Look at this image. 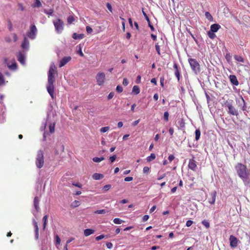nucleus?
Listing matches in <instances>:
<instances>
[{"label":"nucleus","mask_w":250,"mask_h":250,"mask_svg":"<svg viewBox=\"0 0 250 250\" xmlns=\"http://www.w3.org/2000/svg\"><path fill=\"white\" fill-rule=\"evenodd\" d=\"M234 168L238 176L242 179L245 185L250 184V179L249 176L250 172L247 166L241 163H238L235 166Z\"/></svg>","instance_id":"nucleus-1"},{"label":"nucleus","mask_w":250,"mask_h":250,"mask_svg":"<svg viewBox=\"0 0 250 250\" xmlns=\"http://www.w3.org/2000/svg\"><path fill=\"white\" fill-rule=\"evenodd\" d=\"M55 75L51 74V72L48 73V83L46 87L47 92L53 99L55 97L54 83L55 81Z\"/></svg>","instance_id":"nucleus-2"},{"label":"nucleus","mask_w":250,"mask_h":250,"mask_svg":"<svg viewBox=\"0 0 250 250\" xmlns=\"http://www.w3.org/2000/svg\"><path fill=\"white\" fill-rule=\"evenodd\" d=\"M188 61L192 71L196 74H198L200 71V66L198 61L192 58H189Z\"/></svg>","instance_id":"nucleus-3"},{"label":"nucleus","mask_w":250,"mask_h":250,"mask_svg":"<svg viewBox=\"0 0 250 250\" xmlns=\"http://www.w3.org/2000/svg\"><path fill=\"white\" fill-rule=\"evenodd\" d=\"M36 165L39 168H42L44 165L43 152L42 150H40L37 152L36 159Z\"/></svg>","instance_id":"nucleus-4"},{"label":"nucleus","mask_w":250,"mask_h":250,"mask_svg":"<svg viewBox=\"0 0 250 250\" xmlns=\"http://www.w3.org/2000/svg\"><path fill=\"white\" fill-rule=\"evenodd\" d=\"M53 22L57 32L58 33H61L63 30L64 23L63 21L60 19H57L54 20Z\"/></svg>","instance_id":"nucleus-5"},{"label":"nucleus","mask_w":250,"mask_h":250,"mask_svg":"<svg viewBox=\"0 0 250 250\" xmlns=\"http://www.w3.org/2000/svg\"><path fill=\"white\" fill-rule=\"evenodd\" d=\"M225 106L227 107L229 109L228 113L232 115L237 116L238 115V113L237 111L235 109L234 107L232 105L231 103L227 101L225 103Z\"/></svg>","instance_id":"nucleus-6"},{"label":"nucleus","mask_w":250,"mask_h":250,"mask_svg":"<svg viewBox=\"0 0 250 250\" xmlns=\"http://www.w3.org/2000/svg\"><path fill=\"white\" fill-rule=\"evenodd\" d=\"M97 84L102 85L104 84L105 80V75L103 72H98L96 77Z\"/></svg>","instance_id":"nucleus-7"},{"label":"nucleus","mask_w":250,"mask_h":250,"mask_svg":"<svg viewBox=\"0 0 250 250\" xmlns=\"http://www.w3.org/2000/svg\"><path fill=\"white\" fill-rule=\"evenodd\" d=\"M37 32V28L35 25H32L30 27V30L27 33L28 37L31 39H34Z\"/></svg>","instance_id":"nucleus-8"},{"label":"nucleus","mask_w":250,"mask_h":250,"mask_svg":"<svg viewBox=\"0 0 250 250\" xmlns=\"http://www.w3.org/2000/svg\"><path fill=\"white\" fill-rule=\"evenodd\" d=\"M188 167L189 169L195 171L197 167L196 162L194 160V157H193L192 159L189 160Z\"/></svg>","instance_id":"nucleus-9"},{"label":"nucleus","mask_w":250,"mask_h":250,"mask_svg":"<svg viewBox=\"0 0 250 250\" xmlns=\"http://www.w3.org/2000/svg\"><path fill=\"white\" fill-rule=\"evenodd\" d=\"M230 246L231 248H235L237 246L238 239L236 237L231 235L229 237Z\"/></svg>","instance_id":"nucleus-10"},{"label":"nucleus","mask_w":250,"mask_h":250,"mask_svg":"<svg viewBox=\"0 0 250 250\" xmlns=\"http://www.w3.org/2000/svg\"><path fill=\"white\" fill-rule=\"evenodd\" d=\"M71 60V57L70 56H67L63 57L60 61L59 64V67H62L65 65L68 62H69Z\"/></svg>","instance_id":"nucleus-11"},{"label":"nucleus","mask_w":250,"mask_h":250,"mask_svg":"<svg viewBox=\"0 0 250 250\" xmlns=\"http://www.w3.org/2000/svg\"><path fill=\"white\" fill-rule=\"evenodd\" d=\"M7 61H8V59L7 58H5L4 62H5V63H7V66L10 69L12 70H15L17 69V63L16 62V61H15V60H13L11 64H9L8 63H7Z\"/></svg>","instance_id":"nucleus-12"},{"label":"nucleus","mask_w":250,"mask_h":250,"mask_svg":"<svg viewBox=\"0 0 250 250\" xmlns=\"http://www.w3.org/2000/svg\"><path fill=\"white\" fill-rule=\"evenodd\" d=\"M18 61L22 64L25 63V56L21 52H19L17 55Z\"/></svg>","instance_id":"nucleus-13"},{"label":"nucleus","mask_w":250,"mask_h":250,"mask_svg":"<svg viewBox=\"0 0 250 250\" xmlns=\"http://www.w3.org/2000/svg\"><path fill=\"white\" fill-rule=\"evenodd\" d=\"M229 80L231 83L234 85H238L239 84L238 81L236 77L233 75H230L229 76Z\"/></svg>","instance_id":"nucleus-14"},{"label":"nucleus","mask_w":250,"mask_h":250,"mask_svg":"<svg viewBox=\"0 0 250 250\" xmlns=\"http://www.w3.org/2000/svg\"><path fill=\"white\" fill-rule=\"evenodd\" d=\"M33 225L35 228V238L36 239H38L39 237V227L38 225V223L36 221H33Z\"/></svg>","instance_id":"nucleus-15"},{"label":"nucleus","mask_w":250,"mask_h":250,"mask_svg":"<svg viewBox=\"0 0 250 250\" xmlns=\"http://www.w3.org/2000/svg\"><path fill=\"white\" fill-rule=\"evenodd\" d=\"M50 72L51 73V74H56V75L58 74L56 67L54 63H52L50 65L48 73H50Z\"/></svg>","instance_id":"nucleus-16"},{"label":"nucleus","mask_w":250,"mask_h":250,"mask_svg":"<svg viewBox=\"0 0 250 250\" xmlns=\"http://www.w3.org/2000/svg\"><path fill=\"white\" fill-rule=\"evenodd\" d=\"M29 45V43L28 40L26 37H24L23 41L21 43V47L24 49H26L28 48Z\"/></svg>","instance_id":"nucleus-17"},{"label":"nucleus","mask_w":250,"mask_h":250,"mask_svg":"<svg viewBox=\"0 0 250 250\" xmlns=\"http://www.w3.org/2000/svg\"><path fill=\"white\" fill-rule=\"evenodd\" d=\"M34 207L37 212L39 211V199L38 197L36 196L34 199Z\"/></svg>","instance_id":"nucleus-18"},{"label":"nucleus","mask_w":250,"mask_h":250,"mask_svg":"<svg viewBox=\"0 0 250 250\" xmlns=\"http://www.w3.org/2000/svg\"><path fill=\"white\" fill-rule=\"evenodd\" d=\"M221 28V26L217 23L213 24L210 26V31L212 32H217L220 28Z\"/></svg>","instance_id":"nucleus-19"},{"label":"nucleus","mask_w":250,"mask_h":250,"mask_svg":"<svg viewBox=\"0 0 250 250\" xmlns=\"http://www.w3.org/2000/svg\"><path fill=\"white\" fill-rule=\"evenodd\" d=\"M173 67L175 69V75L178 79V81L179 82L180 81V73L178 69V65L176 63H174Z\"/></svg>","instance_id":"nucleus-20"},{"label":"nucleus","mask_w":250,"mask_h":250,"mask_svg":"<svg viewBox=\"0 0 250 250\" xmlns=\"http://www.w3.org/2000/svg\"><path fill=\"white\" fill-rule=\"evenodd\" d=\"M104 175L102 174L95 173L92 175V178L94 180H98L103 178Z\"/></svg>","instance_id":"nucleus-21"},{"label":"nucleus","mask_w":250,"mask_h":250,"mask_svg":"<svg viewBox=\"0 0 250 250\" xmlns=\"http://www.w3.org/2000/svg\"><path fill=\"white\" fill-rule=\"evenodd\" d=\"M95 230L93 229H87L84 230V234L85 236H88L92 234H93Z\"/></svg>","instance_id":"nucleus-22"},{"label":"nucleus","mask_w":250,"mask_h":250,"mask_svg":"<svg viewBox=\"0 0 250 250\" xmlns=\"http://www.w3.org/2000/svg\"><path fill=\"white\" fill-rule=\"evenodd\" d=\"M84 37L83 34H77L76 33H73L72 35V38L75 40H80L82 39Z\"/></svg>","instance_id":"nucleus-23"},{"label":"nucleus","mask_w":250,"mask_h":250,"mask_svg":"<svg viewBox=\"0 0 250 250\" xmlns=\"http://www.w3.org/2000/svg\"><path fill=\"white\" fill-rule=\"evenodd\" d=\"M140 92V88L138 85H134L132 88V92L135 95L138 94Z\"/></svg>","instance_id":"nucleus-24"},{"label":"nucleus","mask_w":250,"mask_h":250,"mask_svg":"<svg viewBox=\"0 0 250 250\" xmlns=\"http://www.w3.org/2000/svg\"><path fill=\"white\" fill-rule=\"evenodd\" d=\"M109 212V211H106L105 209H99V210H97L95 211L94 213L97 214H105L106 212Z\"/></svg>","instance_id":"nucleus-25"},{"label":"nucleus","mask_w":250,"mask_h":250,"mask_svg":"<svg viewBox=\"0 0 250 250\" xmlns=\"http://www.w3.org/2000/svg\"><path fill=\"white\" fill-rule=\"evenodd\" d=\"M42 6V3L40 0H35V2L32 5L33 7H40Z\"/></svg>","instance_id":"nucleus-26"},{"label":"nucleus","mask_w":250,"mask_h":250,"mask_svg":"<svg viewBox=\"0 0 250 250\" xmlns=\"http://www.w3.org/2000/svg\"><path fill=\"white\" fill-rule=\"evenodd\" d=\"M234 58L235 59V60H236L238 62H244V58L241 56L234 55Z\"/></svg>","instance_id":"nucleus-27"},{"label":"nucleus","mask_w":250,"mask_h":250,"mask_svg":"<svg viewBox=\"0 0 250 250\" xmlns=\"http://www.w3.org/2000/svg\"><path fill=\"white\" fill-rule=\"evenodd\" d=\"M47 218H48V216L47 215H44L42 218V220L43 221V229H45L46 228V224H47Z\"/></svg>","instance_id":"nucleus-28"},{"label":"nucleus","mask_w":250,"mask_h":250,"mask_svg":"<svg viewBox=\"0 0 250 250\" xmlns=\"http://www.w3.org/2000/svg\"><path fill=\"white\" fill-rule=\"evenodd\" d=\"M195 140L196 141H198L200 139V135H201V132H200V129H196L195 130Z\"/></svg>","instance_id":"nucleus-29"},{"label":"nucleus","mask_w":250,"mask_h":250,"mask_svg":"<svg viewBox=\"0 0 250 250\" xmlns=\"http://www.w3.org/2000/svg\"><path fill=\"white\" fill-rule=\"evenodd\" d=\"M55 124L54 123H52V124H51L49 126V131L51 133H53L55 131Z\"/></svg>","instance_id":"nucleus-30"},{"label":"nucleus","mask_w":250,"mask_h":250,"mask_svg":"<svg viewBox=\"0 0 250 250\" xmlns=\"http://www.w3.org/2000/svg\"><path fill=\"white\" fill-rule=\"evenodd\" d=\"M67 21L68 24H71L74 21L75 19L73 16L70 15L68 17Z\"/></svg>","instance_id":"nucleus-31"},{"label":"nucleus","mask_w":250,"mask_h":250,"mask_svg":"<svg viewBox=\"0 0 250 250\" xmlns=\"http://www.w3.org/2000/svg\"><path fill=\"white\" fill-rule=\"evenodd\" d=\"M104 158L103 157H102L101 158L96 157L93 158L92 160L94 162L99 163V162H101L102 161L104 160Z\"/></svg>","instance_id":"nucleus-32"},{"label":"nucleus","mask_w":250,"mask_h":250,"mask_svg":"<svg viewBox=\"0 0 250 250\" xmlns=\"http://www.w3.org/2000/svg\"><path fill=\"white\" fill-rule=\"evenodd\" d=\"M156 158L155 154L154 153H151L150 155L147 157V161L148 162L151 161L152 160L155 159Z\"/></svg>","instance_id":"nucleus-33"},{"label":"nucleus","mask_w":250,"mask_h":250,"mask_svg":"<svg viewBox=\"0 0 250 250\" xmlns=\"http://www.w3.org/2000/svg\"><path fill=\"white\" fill-rule=\"evenodd\" d=\"M113 222L116 224H121L124 221L120 218H116L113 220Z\"/></svg>","instance_id":"nucleus-34"},{"label":"nucleus","mask_w":250,"mask_h":250,"mask_svg":"<svg viewBox=\"0 0 250 250\" xmlns=\"http://www.w3.org/2000/svg\"><path fill=\"white\" fill-rule=\"evenodd\" d=\"M111 186L110 185L108 184L105 185L103 188V192H106L111 188Z\"/></svg>","instance_id":"nucleus-35"},{"label":"nucleus","mask_w":250,"mask_h":250,"mask_svg":"<svg viewBox=\"0 0 250 250\" xmlns=\"http://www.w3.org/2000/svg\"><path fill=\"white\" fill-rule=\"evenodd\" d=\"M214 33V32H212L210 30L208 32V37L211 39H213L215 37V35Z\"/></svg>","instance_id":"nucleus-36"},{"label":"nucleus","mask_w":250,"mask_h":250,"mask_svg":"<svg viewBox=\"0 0 250 250\" xmlns=\"http://www.w3.org/2000/svg\"><path fill=\"white\" fill-rule=\"evenodd\" d=\"M80 205V202L79 201L75 200L71 204V206L75 208L78 207Z\"/></svg>","instance_id":"nucleus-37"},{"label":"nucleus","mask_w":250,"mask_h":250,"mask_svg":"<svg viewBox=\"0 0 250 250\" xmlns=\"http://www.w3.org/2000/svg\"><path fill=\"white\" fill-rule=\"evenodd\" d=\"M202 224L207 229L209 228L210 227L209 222L206 220H204L202 221Z\"/></svg>","instance_id":"nucleus-38"},{"label":"nucleus","mask_w":250,"mask_h":250,"mask_svg":"<svg viewBox=\"0 0 250 250\" xmlns=\"http://www.w3.org/2000/svg\"><path fill=\"white\" fill-rule=\"evenodd\" d=\"M155 49H156V50L157 53H158V54L159 55H161L160 46L159 45L158 42L155 44Z\"/></svg>","instance_id":"nucleus-39"},{"label":"nucleus","mask_w":250,"mask_h":250,"mask_svg":"<svg viewBox=\"0 0 250 250\" xmlns=\"http://www.w3.org/2000/svg\"><path fill=\"white\" fill-rule=\"evenodd\" d=\"M205 16H206V17L208 20H209V21H212L213 20V18H212V16L211 15V14H210L209 12H206L205 13Z\"/></svg>","instance_id":"nucleus-40"},{"label":"nucleus","mask_w":250,"mask_h":250,"mask_svg":"<svg viewBox=\"0 0 250 250\" xmlns=\"http://www.w3.org/2000/svg\"><path fill=\"white\" fill-rule=\"evenodd\" d=\"M169 113L167 111L164 113V119L165 121L167 122L168 121Z\"/></svg>","instance_id":"nucleus-41"},{"label":"nucleus","mask_w":250,"mask_h":250,"mask_svg":"<svg viewBox=\"0 0 250 250\" xmlns=\"http://www.w3.org/2000/svg\"><path fill=\"white\" fill-rule=\"evenodd\" d=\"M109 129V126H105V127H102L100 129V131L102 133H104V132L107 131Z\"/></svg>","instance_id":"nucleus-42"},{"label":"nucleus","mask_w":250,"mask_h":250,"mask_svg":"<svg viewBox=\"0 0 250 250\" xmlns=\"http://www.w3.org/2000/svg\"><path fill=\"white\" fill-rule=\"evenodd\" d=\"M225 58L229 62L231 60V56L229 53H227L226 55Z\"/></svg>","instance_id":"nucleus-43"},{"label":"nucleus","mask_w":250,"mask_h":250,"mask_svg":"<svg viewBox=\"0 0 250 250\" xmlns=\"http://www.w3.org/2000/svg\"><path fill=\"white\" fill-rule=\"evenodd\" d=\"M215 201V193L212 195V199L209 201V203L210 204H213Z\"/></svg>","instance_id":"nucleus-44"},{"label":"nucleus","mask_w":250,"mask_h":250,"mask_svg":"<svg viewBox=\"0 0 250 250\" xmlns=\"http://www.w3.org/2000/svg\"><path fill=\"white\" fill-rule=\"evenodd\" d=\"M150 171V168L148 167H145L143 168V172L144 173H148Z\"/></svg>","instance_id":"nucleus-45"},{"label":"nucleus","mask_w":250,"mask_h":250,"mask_svg":"<svg viewBox=\"0 0 250 250\" xmlns=\"http://www.w3.org/2000/svg\"><path fill=\"white\" fill-rule=\"evenodd\" d=\"M55 238H56V245H60V243H61V239H60V238L59 237V236L58 235H57L55 236Z\"/></svg>","instance_id":"nucleus-46"},{"label":"nucleus","mask_w":250,"mask_h":250,"mask_svg":"<svg viewBox=\"0 0 250 250\" xmlns=\"http://www.w3.org/2000/svg\"><path fill=\"white\" fill-rule=\"evenodd\" d=\"M53 12L54 10L52 9H50L48 11H47L46 10H44V12L47 15H51Z\"/></svg>","instance_id":"nucleus-47"},{"label":"nucleus","mask_w":250,"mask_h":250,"mask_svg":"<svg viewBox=\"0 0 250 250\" xmlns=\"http://www.w3.org/2000/svg\"><path fill=\"white\" fill-rule=\"evenodd\" d=\"M4 80L2 74L0 72V85L4 83Z\"/></svg>","instance_id":"nucleus-48"},{"label":"nucleus","mask_w":250,"mask_h":250,"mask_svg":"<svg viewBox=\"0 0 250 250\" xmlns=\"http://www.w3.org/2000/svg\"><path fill=\"white\" fill-rule=\"evenodd\" d=\"M123 90V87L120 86V85H118L117 87H116V91L118 92V93H121Z\"/></svg>","instance_id":"nucleus-49"},{"label":"nucleus","mask_w":250,"mask_h":250,"mask_svg":"<svg viewBox=\"0 0 250 250\" xmlns=\"http://www.w3.org/2000/svg\"><path fill=\"white\" fill-rule=\"evenodd\" d=\"M104 237H105V236L104 234H101L98 236H97L95 238V239L96 241H99V240L104 238Z\"/></svg>","instance_id":"nucleus-50"},{"label":"nucleus","mask_w":250,"mask_h":250,"mask_svg":"<svg viewBox=\"0 0 250 250\" xmlns=\"http://www.w3.org/2000/svg\"><path fill=\"white\" fill-rule=\"evenodd\" d=\"M116 158H117V156L116 155H114L112 156H110L109 157V160H110L111 163H113V162H114V161L116 160Z\"/></svg>","instance_id":"nucleus-51"},{"label":"nucleus","mask_w":250,"mask_h":250,"mask_svg":"<svg viewBox=\"0 0 250 250\" xmlns=\"http://www.w3.org/2000/svg\"><path fill=\"white\" fill-rule=\"evenodd\" d=\"M193 223V222L191 220H188L186 222V226L188 227H190Z\"/></svg>","instance_id":"nucleus-52"},{"label":"nucleus","mask_w":250,"mask_h":250,"mask_svg":"<svg viewBox=\"0 0 250 250\" xmlns=\"http://www.w3.org/2000/svg\"><path fill=\"white\" fill-rule=\"evenodd\" d=\"M79 50L78 51V53L81 56V57H83L84 56V54L83 53L82 51V48L81 47L80 45H79Z\"/></svg>","instance_id":"nucleus-53"},{"label":"nucleus","mask_w":250,"mask_h":250,"mask_svg":"<svg viewBox=\"0 0 250 250\" xmlns=\"http://www.w3.org/2000/svg\"><path fill=\"white\" fill-rule=\"evenodd\" d=\"M8 28H9V30L10 31H12V29H13L12 22L10 20H8Z\"/></svg>","instance_id":"nucleus-54"},{"label":"nucleus","mask_w":250,"mask_h":250,"mask_svg":"<svg viewBox=\"0 0 250 250\" xmlns=\"http://www.w3.org/2000/svg\"><path fill=\"white\" fill-rule=\"evenodd\" d=\"M86 30L87 32L89 34L92 33V32L93 31L92 28H91L89 26H87L86 27Z\"/></svg>","instance_id":"nucleus-55"},{"label":"nucleus","mask_w":250,"mask_h":250,"mask_svg":"<svg viewBox=\"0 0 250 250\" xmlns=\"http://www.w3.org/2000/svg\"><path fill=\"white\" fill-rule=\"evenodd\" d=\"M129 83L126 78H124L123 82V84L124 85L126 86Z\"/></svg>","instance_id":"nucleus-56"},{"label":"nucleus","mask_w":250,"mask_h":250,"mask_svg":"<svg viewBox=\"0 0 250 250\" xmlns=\"http://www.w3.org/2000/svg\"><path fill=\"white\" fill-rule=\"evenodd\" d=\"M175 158V157L173 155H170L168 157V159L169 161L170 162H171Z\"/></svg>","instance_id":"nucleus-57"},{"label":"nucleus","mask_w":250,"mask_h":250,"mask_svg":"<svg viewBox=\"0 0 250 250\" xmlns=\"http://www.w3.org/2000/svg\"><path fill=\"white\" fill-rule=\"evenodd\" d=\"M106 7H107V9H108V10H109L110 12H112V6L109 3H106Z\"/></svg>","instance_id":"nucleus-58"},{"label":"nucleus","mask_w":250,"mask_h":250,"mask_svg":"<svg viewBox=\"0 0 250 250\" xmlns=\"http://www.w3.org/2000/svg\"><path fill=\"white\" fill-rule=\"evenodd\" d=\"M164 77H161L160 78V84L161 85L162 87H164Z\"/></svg>","instance_id":"nucleus-59"},{"label":"nucleus","mask_w":250,"mask_h":250,"mask_svg":"<svg viewBox=\"0 0 250 250\" xmlns=\"http://www.w3.org/2000/svg\"><path fill=\"white\" fill-rule=\"evenodd\" d=\"M143 13L144 16L145 17V19L148 22H150V20H149L148 17L147 16V15H146V14L145 12H144V11H143Z\"/></svg>","instance_id":"nucleus-60"},{"label":"nucleus","mask_w":250,"mask_h":250,"mask_svg":"<svg viewBox=\"0 0 250 250\" xmlns=\"http://www.w3.org/2000/svg\"><path fill=\"white\" fill-rule=\"evenodd\" d=\"M114 95V93L113 92H110L107 96L108 99V100L111 99L113 97Z\"/></svg>","instance_id":"nucleus-61"},{"label":"nucleus","mask_w":250,"mask_h":250,"mask_svg":"<svg viewBox=\"0 0 250 250\" xmlns=\"http://www.w3.org/2000/svg\"><path fill=\"white\" fill-rule=\"evenodd\" d=\"M149 218V216L148 215H145L143 216V222H146V221Z\"/></svg>","instance_id":"nucleus-62"},{"label":"nucleus","mask_w":250,"mask_h":250,"mask_svg":"<svg viewBox=\"0 0 250 250\" xmlns=\"http://www.w3.org/2000/svg\"><path fill=\"white\" fill-rule=\"evenodd\" d=\"M141 77L140 75H138L137 77V79H136V83H140V82H141Z\"/></svg>","instance_id":"nucleus-63"},{"label":"nucleus","mask_w":250,"mask_h":250,"mask_svg":"<svg viewBox=\"0 0 250 250\" xmlns=\"http://www.w3.org/2000/svg\"><path fill=\"white\" fill-rule=\"evenodd\" d=\"M133 180L132 177H126L125 178V181L126 182H130Z\"/></svg>","instance_id":"nucleus-64"}]
</instances>
